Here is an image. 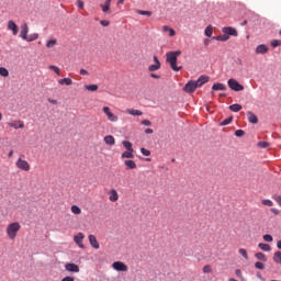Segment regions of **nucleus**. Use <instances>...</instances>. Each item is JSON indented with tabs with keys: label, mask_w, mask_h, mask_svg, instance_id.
<instances>
[{
	"label": "nucleus",
	"mask_w": 281,
	"mask_h": 281,
	"mask_svg": "<svg viewBox=\"0 0 281 281\" xmlns=\"http://www.w3.org/2000/svg\"><path fill=\"white\" fill-rule=\"evenodd\" d=\"M140 153L142 155H144L145 157H150V150L146 149V148H140Z\"/></svg>",
	"instance_id": "09e8293b"
},
{
	"label": "nucleus",
	"mask_w": 281,
	"mask_h": 281,
	"mask_svg": "<svg viewBox=\"0 0 281 281\" xmlns=\"http://www.w3.org/2000/svg\"><path fill=\"white\" fill-rule=\"evenodd\" d=\"M70 212L72 214H75L76 216H80V214H82V209H80V206H78V205H72L70 207Z\"/></svg>",
	"instance_id": "a878e982"
},
{
	"label": "nucleus",
	"mask_w": 281,
	"mask_h": 281,
	"mask_svg": "<svg viewBox=\"0 0 281 281\" xmlns=\"http://www.w3.org/2000/svg\"><path fill=\"white\" fill-rule=\"evenodd\" d=\"M124 1H126V0H119L117 5H124Z\"/></svg>",
	"instance_id": "69168bd1"
},
{
	"label": "nucleus",
	"mask_w": 281,
	"mask_h": 281,
	"mask_svg": "<svg viewBox=\"0 0 281 281\" xmlns=\"http://www.w3.org/2000/svg\"><path fill=\"white\" fill-rule=\"evenodd\" d=\"M214 38L215 41H221L222 43H225L229 38V35H226V33H224L223 35L216 36Z\"/></svg>",
	"instance_id": "c9c22d12"
},
{
	"label": "nucleus",
	"mask_w": 281,
	"mask_h": 281,
	"mask_svg": "<svg viewBox=\"0 0 281 281\" xmlns=\"http://www.w3.org/2000/svg\"><path fill=\"white\" fill-rule=\"evenodd\" d=\"M263 240L266 243H273V236L267 234V235H263Z\"/></svg>",
	"instance_id": "a18cd8bd"
},
{
	"label": "nucleus",
	"mask_w": 281,
	"mask_h": 281,
	"mask_svg": "<svg viewBox=\"0 0 281 281\" xmlns=\"http://www.w3.org/2000/svg\"><path fill=\"white\" fill-rule=\"evenodd\" d=\"M238 254H240V256H243V258H245V260H249V255L247 254V249L239 248Z\"/></svg>",
	"instance_id": "e433bc0d"
},
{
	"label": "nucleus",
	"mask_w": 281,
	"mask_h": 281,
	"mask_svg": "<svg viewBox=\"0 0 281 281\" xmlns=\"http://www.w3.org/2000/svg\"><path fill=\"white\" fill-rule=\"evenodd\" d=\"M277 247H278V249H281V239L279 241H277Z\"/></svg>",
	"instance_id": "338daca9"
},
{
	"label": "nucleus",
	"mask_w": 281,
	"mask_h": 281,
	"mask_svg": "<svg viewBox=\"0 0 281 281\" xmlns=\"http://www.w3.org/2000/svg\"><path fill=\"white\" fill-rule=\"evenodd\" d=\"M80 75L81 76H89V71H87L86 69H80Z\"/></svg>",
	"instance_id": "bf43d9fd"
},
{
	"label": "nucleus",
	"mask_w": 281,
	"mask_h": 281,
	"mask_svg": "<svg viewBox=\"0 0 281 281\" xmlns=\"http://www.w3.org/2000/svg\"><path fill=\"white\" fill-rule=\"evenodd\" d=\"M203 273H212V266L205 265L203 267Z\"/></svg>",
	"instance_id": "49530a36"
},
{
	"label": "nucleus",
	"mask_w": 281,
	"mask_h": 281,
	"mask_svg": "<svg viewBox=\"0 0 281 281\" xmlns=\"http://www.w3.org/2000/svg\"><path fill=\"white\" fill-rule=\"evenodd\" d=\"M103 142H105L108 146H115V137H113V135H106Z\"/></svg>",
	"instance_id": "4be33fe9"
},
{
	"label": "nucleus",
	"mask_w": 281,
	"mask_h": 281,
	"mask_svg": "<svg viewBox=\"0 0 281 281\" xmlns=\"http://www.w3.org/2000/svg\"><path fill=\"white\" fill-rule=\"evenodd\" d=\"M109 194H110L109 201H111L112 203H115L116 201H119L120 194H117V190L111 189L109 191Z\"/></svg>",
	"instance_id": "4468645a"
},
{
	"label": "nucleus",
	"mask_w": 281,
	"mask_h": 281,
	"mask_svg": "<svg viewBox=\"0 0 281 281\" xmlns=\"http://www.w3.org/2000/svg\"><path fill=\"white\" fill-rule=\"evenodd\" d=\"M247 117H248V122H250V124H258V116H256V114H254V112L248 111Z\"/></svg>",
	"instance_id": "412c9836"
},
{
	"label": "nucleus",
	"mask_w": 281,
	"mask_h": 281,
	"mask_svg": "<svg viewBox=\"0 0 281 281\" xmlns=\"http://www.w3.org/2000/svg\"><path fill=\"white\" fill-rule=\"evenodd\" d=\"M145 133H146V135H153L154 131H153V128H146Z\"/></svg>",
	"instance_id": "052dcab7"
},
{
	"label": "nucleus",
	"mask_w": 281,
	"mask_h": 281,
	"mask_svg": "<svg viewBox=\"0 0 281 281\" xmlns=\"http://www.w3.org/2000/svg\"><path fill=\"white\" fill-rule=\"evenodd\" d=\"M100 25H102L103 27H109V25H111V22H109L108 20H101Z\"/></svg>",
	"instance_id": "603ef678"
},
{
	"label": "nucleus",
	"mask_w": 281,
	"mask_h": 281,
	"mask_svg": "<svg viewBox=\"0 0 281 281\" xmlns=\"http://www.w3.org/2000/svg\"><path fill=\"white\" fill-rule=\"evenodd\" d=\"M235 274L237 276V278H243V272L240 271V269H237L235 271Z\"/></svg>",
	"instance_id": "13d9d810"
},
{
	"label": "nucleus",
	"mask_w": 281,
	"mask_h": 281,
	"mask_svg": "<svg viewBox=\"0 0 281 281\" xmlns=\"http://www.w3.org/2000/svg\"><path fill=\"white\" fill-rule=\"evenodd\" d=\"M0 76H2V78H8V76H10V71L4 67H0Z\"/></svg>",
	"instance_id": "a19ab883"
},
{
	"label": "nucleus",
	"mask_w": 281,
	"mask_h": 281,
	"mask_svg": "<svg viewBox=\"0 0 281 281\" xmlns=\"http://www.w3.org/2000/svg\"><path fill=\"white\" fill-rule=\"evenodd\" d=\"M102 111H103L104 115L106 116L108 122H113V123L119 122L120 119L117 117V115H115V114L111 111V108H109V106H103Z\"/></svg>",
	"instance_id": "7ed1b4c3"
},
{
	"label": "nucleus",
	"mask_w": 281,
	"mask_h": 281,
	"mask_svg": "<svg viewBox=\"0 0 281 281\" xmlns=\"http://www.w3.org/2000/svg\"><path fill=\"white\" fill-rule=\"evenodd\" d=\"M122 144L126 150H135V149H133V143H131L128 140H123Z\"/></svg>",
	"instance_id": "f704fd0d"
},
{
	"label": "nucleus",
	"mask_w": 281,
	"mask_h": 281,
	"mask_svg": "<svg viewBox=\"0 0 281 281\" xmlns=\"http://www.w3.org/2000/svg\"><path fill=\"white\" fill-rule=\"evenodd\" d=\"M196 89H199L196 81L191 80L188 83H186L183 91L186 93H194L196 91Z\"/></svg>",
	"instance_id": "423d86ee"
},
{
	"label": "nucleus",
	"mask_w": 281,
	"mask_h": 281,
	"mask_svg": "<svg viewBox=\"0 0 281 281\" xmlns=\"http://www.w3.org/2000/svg\"><path fill=\"white\" fill-rule=\"evenodd\" d=\"M154 63L148 67V71H159L161 69V61H159V58L157 56H154Z\"/></svg>",
	"instance_id": "9d476101"
},
{
	"label": "nucleus",
	"mask_w": 281,
	"mask_h": 281,
	"mask_svg": "<svg viewBox=\"0 0 281 281\" xmlns=\"http://www.w3.org/2000/svg\"><path fill=\"white\" fill-rule=\"evenodd\" d=\"M8 30H10L13 33V36H16L19 34V26H16V23L14 21L8 22Z\"/></svg>",
	"instance_id": "2eb2a0df"
},
{
	"label": "nucleus",
	"mask_w": 281,
	"mask_h": 281,
	"mask_svg": "<svg viewBox=\"0 0 281 281\" xmlns=\"http://www.w3.org/2000/svg\"><path fill=\"white\" fill-rule=\"evenodd\" d=\"M57 43H58V41H56V40H49V41L46 43V47H47L48 49H52V47H56Z\"/></svg>",
	"instance_id": "ea45409f"
},
{
	"label": "nucleus",
	"mask_w": 281,
	"mask_h": 281,
	"mask_svg": "<svg viewBox=\"0 0 281 281\" xmlns=\"http://www.w3.org/2000/svg\"><path fill=\"white\" fill-rule=\"evenodd\" d=\"M88 240H89L91 247H93V249L100 248V243H98V238H95V235H89Z\"/></svg>",
	"instance_id": "ddd939ff"
},
{
	"label": "nucleus",
	"mask_w": 281,
	"mask_h": 281,
	"mask_svg": "<svg viewBox=\"0 0 281 281\" xmlns=\"http://www.w3.org/2000/svg\"><path fill=\"white\" fill-rule=\"evenodd\" d=\"M229 111H233V113H238V111H243V105L235 103L229 105Z\"/></svg>",
	"instance_id": "cd10ccee"
},
{
	"label": "nucleus",
	"mask_w": 281,
	"mask_h": 281,
	"mask_svg": "<svg viewBox=\"0 0 281 281\" xmlns=\"http://www.w3.org/2000/svg\"><path fill=\"white\" fill-rule=\"evenodd\" d=\"M271 212L272 214H276V215L280 214V211H278V209H271Z\"/></svg>",
	"instance_id": "e2e57ef3"
},
{
	"label": "nucleus",
	"mask_w": 281,
	"mask_h": 281,
	"mask_svg": "<svg viewBox=\"0 0 281 281\" xmlns=\"http://www.w3.org/2000/svg\"><path fill=\"white\" fill-rule=\"evenodd\" d=\"M181 56V50L168 52L166 54V60L169 63L172 71H181V66H177V58Z\"/></svg>",
	"instance_id": "f257e3e1"
},
{
	"label": "nucleus",
	"mask_w": 281,
	"mask_h": 281,
	"mask_svg": "<svg viewBox=\"0 0 281 281\" xmlns=\"http://www.w3.org/2000/svg\"><path fill=\"white\" fill-rule=\"evenodd\" d=\"M21 231V224L19 222H14L8 225L7 227V235L9 236L10 240H14L16 238V234Z\"/></svg>",
	"instance_id": "f03ea898"
},
{
	"label": "nucleus",
	"mask_w": 281,
	"mask_h": 281,
	"mask_svg": "<svg viewBox=\"0 0 281 281\" xmlns=\"http://www.w3.org/2000/svg\"><path fill=\"white\" fill-rule=\"evenodd\" d=\"M214 32V29L212 27V25L206 26L204 34L205 36H207L209 38H212V34Z\"/></svg>",
	"instance_id": "72a5a7b5"
},
{
	"label": "nucleus",
	"mask_w": 281,
	"mask_h": 281,
	"mask_svg": "<svg viewBox=\"0 0 281 281\" xmlns=\"http://www.w3.org/2000/svg\"><path fill=\"white\" fill-rule=\"evenodd\" d=\"M256 54H267L269 52V46L265 44H260L256 47Z\"/></svg>",
	"instance_id": "a211bd4d"
},
{
	"label": "nucleus",
	"mask_w": 281,
	"mask_h": 281,
	"mask_svg": "<svg viewBox=\"0 0 281 281\" xmlns=\"http://www.w3.org/2000/svg\"><path fill=\"white\" fill-rule=\"evenodd\" d=\"M255 267H256V269L262 270V269H265V263H262V262H260V261H257V262L255 263Z\"/></svg>",
	"instance_id": "864d4df0"
},
{
	"label": "nucleus",
	"mask_w": 281,
	"mask_h": 281,
	"mask_svg": "<svg viewBox=\"0 0 281 281\" xmlns=\"http://www.w3.org/2000/svg\"><path fill=\"white\" fill-rule=\"evenodd\" d=\"M58 85H61V87L65 85L66 87H71V85H74V81L69 78H64L58 80Z\"/></svg>",
	"instance_id": "393cba45"
},
{
	"label": "nucleus",
	"mask_w": 281,
	"mask_h": 281,
	"mask_svg": "<svg viewBox=\"0 0 281 281\" xmlns=\"http://www.w3.org/2000/svg\"><path fill=\"white\" fill-rule=\"evenodd\" d=\"M112 269H114V271L126 272V271H128V266H126V263H124L122 261H114L112 263Z\"/></svg>",
	"instance_id": "0eeeda50"
},
{
	"label": "nucleus",
	"mask_w": 281,
	"mask_h": 281,
	"mask_svg": "<svg viewBox=\"0 0 281 281\" xmlns=\"http://www.w3.org/2000/svg\"><path fill=\"white\" fill-rule=\"evenodd\" d=\"M14 155V150L9 151L8 157H12Z\"/></svg>",
	"instance_id": "774afa93"
},
{
	"label": "nucleus",
	"mask_w": 281,
	"mask_h": 281,
	"mask_svg": "<svg viewBox=\"0 0 281 281\" xmlns=\"http://www.w3.org/2000/svg\"><path fill=\"white\" fill-rule=\"evenodd\" d=\"M272 260L276 265H281V251H276Z\"/></svg>",
	"instance_id": "c85d7f7f"
},
{
	"label": "nucleus",
	"mask_w": 281,
	"mask_h": 281,
	"mask_svg": "<svg viewBox=\"0 0 281 281\" xmlns=\"http://www.w3.org/2000/svg\"><path fill=\"white\" fill-rule=\"evenodd\" d=\"M223 34H225L226 36L231 37V36H238V31L232 26H225L222 29Z\"/></svg>",
	"instance_id": "6e6552de"
},
{
	"label": "nucleus",
	"mask_w": 281,
	"mask_h": 281,
	"mask_svg": "<svg viewBox=\"0 0 281 281\" xmlns=\"http://www.w3.org/2000/svg\"><path fill=\"white\" fill-rule=\"evenodd\" d=\"M77 5L80 10H82V8H85V2H82V0H78Z\"/></svg>",
	"instance_id": "6e6d98bb"
},
{
	"label": "nucleus",
	"mask_w": 281,
	"mask_h": 281,
	"mask_svg": "<svg viewBox=\"0 0 281 281\" xmlns=\"http://www.w3.org/2000/svg\"><path fill=\"white\" fill-rule=\"evenodd\" d=\"M162 32H168L169 36H176L177 35V32L175 31V29H171L168 25L162 26Z\"/></svg>",
	"instance_id": "bb28decb"
},
{
	"label": "nucleus",
	"mask_w": 281,
	"mask_h": 281,
	"mask_svg": "<svg viewBox=\"0 0 281 281\" xmlns=\"http://www.w3.org/2000/svg\"><path fill=\"white\" fill-rule=\"evenodd\" d=\"M232 122H234V116L225 119L223 122L220 123V126H227L228 124H232Z\"/></svg>",
	"instance_id": "58836bf2"
},
{
	"label": "nucleus",
	"mask_w": 281,
	"mask_h": 281,
	"mask_svg": "<svg viewBox=\"0 0 281 281\" xmlns=\"http://www.w3.org/2000/svg\"><path fill=\"white\" fill-rule=\"evenodd\" d=\"M124 166H126V170L137 169V164L134 160H131V159L124 160Z\"/></svg>",
	"instance_id": "f3484780"
},
{
	"label": "nucleus",
	"mask_w": 281,
	"mask_h": 281,
	"mask_svg": "<svg viewBox=\"0 0 281 281\" xmlns=\"http://www.w3.org/2000/svg\"><path fill=\"white\" fill-rule=\"evenodd\" d=\"M38 38L37 33H33L31 35H26V38L24 41H26L27 43H32V41H36Z\"/></svg>",
	"instance_id": "2f4dec72"
},
{
	"label": "nucleus",
	"mask_w": 281,
	"mask_h": 281,
	"mask_svg": "<svg viewBox=\"0 0 281 281\" xmlns=\"http://www.w3.org/2000/svg\"><path fill=\"white\" fill-rule=\"evenodd\" d=\"M235 135H236V137H245V131H243V130H237V131L235 132Z\"/></svg>",
	"instance_id": "3c124183"
},
{
	"label": "nucleus",
	"mask_w": 281,
	"mask_h": 281,
	"mask_svg": "<svg viewBox=\"0 0 281 281\" xmlns=\"http://www.w3.org/2000/svg\"><path fill=\"white\" fill-rule=\"evenodd\" d=\"M227 85L232 91H245V87L236 81V79H229Z\"/></svg>",
	"instance_id": "39448f33"
},
{
	"label": "nucleus",
	"mask_w": 281,
	"mask_h": 281,
	"mask_svg": "<svg viewBox=\"0 0 281 281\" xmlns=\"http://www.w3.org/2000/svg\"><path fill=\"white\" fill-rule=\"evenodd\" d=\"M27 32H30L27 24H23L21 26V32H20V37L23 38V41H25V38H27Z\"/></svg>",
	"instance_id": "aec40b11"
},
{
	"label": "nucleus",
	"mask_w": 281,
	"mask_h": 281,
	"mask_svg": "<svg viewBox=\"0 0 281 281\" xmlns=\"http://www.w3.org/2000/svg\"><path fill=\"white\" fill-rule=\"evenodd\" d=\"M126 113H128L130 115H144L143 111L135 110V109H127Z\"/></svg>",
	"instance_id": "c756f323"
},
{
	"label": "nucleus",
	"mask_w": 281,
	"mask_h": 281,
	"mask_svg": "<svg viewBox=\"0 0 281 281\" xmlns=\"http://www.w3.org/2000/svg\"><path fill=\"white\" fill-rule=\"evenodd\" d=\"M135 150H126L121 155V159H135Z\"/></svg>",
	"instance_id": "6ab92c4d"
},
{
	"label": "nucleus",
	"mask_w": 281,
	"mask_h": 281,
	"mask_svg": "<svg viewBox=\"0 0 281 281\" xmlns=\"http://www.w3.org/2000/svg\"><path fill=\"white\" fill-rule=\"evenodd\" d=\"M137 14H140L142 16H153V12L151 11L138 10Z\"/></svg>",
	"instance_id": "79ce46f5"
},
{
	"label": "nucleus",
	"mask_w": 281,
	"mask_h": 281,
	"mask_svg": "<svg viewBox=\"0 0 281 281\" xmlns=\"http://www.w3.org/2000/svg\"><path fill=\"white\" fill-rule=\"evenodd\" d=\"M111 1L113 0H105L104 4H100V8L104 14H111Z\"/></svg>",
	"instance_id": "f8f14e48"
},
{
	"label": "nucleus",
	"mask_w": 281,
	"mask_h": 281,
	"mask_svg": "<svg viewBox=\"0 0 281 281\" xmlns=\"http://www.w3.org/2000/svg\"><path fill=\"white\" fill-rule=\"evenodd\" d=\"M281 45V41L280 40H273L271 42V47H280Z\"/></svg>",
	"instance_id": "8fccbe9b"
},
{
	"label": "nucleus",
	"mask_w": 281,
	"mask_h": 281,
	"mask_svg": "<svg viewBox=\"0 0 281 281\" xmlns=\"http://www.w3.org/2000/svg\"><path fill=\"white\" fill-rule=\"evenodd\" d=\"M8 126H10L11 128H25V124L23 123V121H13L11 123H8Z\"/></svg>",
	"instance_id": "dca6fc26"
},
{
	"label": "nucleus",
	"mask_w": 281,
	"mask_h": 281,
	"mask_svg": "<svg viewBox=\"0 0 281 281\" xmlns=\"http://www.w3.org/2000/svg\"><path fill=\"white\" fill-rule=\"evenodd\" d=\"M48 102H49L50 104H58V101H56V100H54V99H48Z\"/></svg>",
	"instance_id": "0e129e2a"
},
{
	"label": "nucleus",
	"mask_w": 281,
	"mask_h": 281,
	"mask_svg": "<svg viewBox=\"0 0 281 281\" xmlns=\"http://www.w3.org/2000/svg\"><path fill=\"white\" fill-rule=\"evenodd\" d=\"M74 240L80 249H85V244H82V241L85 240V234L83 233H78L77 235H75Z\"/></svg>",
	"instance_id": "1a4fd4ad"
},
{
	"label": "nucleus",
	"mask_w": 281,
	"mask_h": 281,
	"mask_svg": "<svg viewBox=\"0 0 281 281\" xmlns=\"http://www.w3.org/2000/svg\"><path fill=\"white\" fill-rule=\"evenodd\" d=\"M205 82H210V77H207V76H201V77L195 81V85H198V87H203V85H205Z\"/></svg>",
	"instance_id": "5701e85b"
},
{
	"label": "nucleus",
	"mask_w": 281,
	"mask_h": 281,
	"mask_svg": "<svg viewBox=\"0 0 281 281\" xmlns=\"http://www.w3.org/2000/svg\"><path fill=\"white\" fill-rule=\"evenodd\" d=\"M213 91H227V87L224 83H214Z\"/></svg>",
	"instance_id": "b1692460"
},
{
	"label": "nucleus",
	"mask_w": 281,
	"mask_h": 281,
	"mask_svg": "<svg viewBox=\"0 0 281 281\" xmlns=\"http://www.w3.org/2000/svg\"><path fill=\"white\" fill-rule=\"evenodd\" d=\"M258 146L259 148H269L270 144L269 142H259Z\"/></svg>",
	"instance_id": "de8ad7c7"
},
{
	"label": "nucleus",
	"mask_w": 281,
	"mask_h": 281,
	"mask_svg": "<svg viewBox=\"0 0 281 281\" xmlns=\"http://www.w3.org/2000/svg\"><path fill=\"white\" fill-rule=\"evenodd\" d=\"M15 166L19 170H23L24 172H30L31 166L27 160H23V158H19L15 162Z\"/></svg>",
	"instance_id": "20e7f679"
},
{
	"label": "nucleus",
	"mask_w": 281,
	"mask_h": 281,
	"mask_svg": "<svg viewBox=\"0 0 281 281\" xmlns=\"http://www.w3.org/2000/svg\"><path fill=\"white\" fill-rule=\"evenodd\" d=\"M142 124H143V126H151L153 123L148 120H143Z\"/></svg>",
	"instance_id": "5fc2aeb1"
},
{
	"label": "nucleus",
	"mask_w": 281,
	"mask_h": 281,
	"mask_svg": "<svg viewBox=\"0 0 281 281\" xmlns=\"http://www.w3.org/2000/svg\"><path fill=\"white\" fill-rule=\"evenodd\" d=\"M255 258H257V260H261L262 262H267V255H265L263 252H257L255 255Z\"/></svg>",
	"instance_id": "473e14b6"
},
{
	"label": "nucleus",
	"mask_w": 281,
	"mask_h": 281,
	"mask_svg": "<svg viewBox=\"0 0 281 281\" xmlns=\"http://www.w3.org/2000/svg\"><path fill=\"white\" fill-rule=\"evenodd\" d=\"M150 77L155 78L156 80H159L161 78L159 75H156V74H151Z\"/></svg>",
	"instance_id": "680f3d73"
},
{
	"label": "nucleus",
	"mask_w": 281,
	"mask_h": 281,
	"mask_svg": "<svg viewBox=\"0 0 281 281\" xmlns=\"http://www.w3.org/2000/svg\"><path fill=\"white\" fill-rule=\"evenodd\" d=\"M65 270L69 271L70 273H80V267L76 263H66Z\"/></svg>",
	"instance_id": "9b49d317"
},
{
	"label": "nucleus",
	"mask_w": 281,
	"mask_h": 281,
	"mask_svg": "<svg viewBox=\"0 0 281 281\" xmlns=\"http://www.w3.org/2000/svg\"><path fill=\"white\" fill-rule=\"evenodd\" d=\"M48 69H50L52 71H55L57 76H60V68H58V66L50 65L48 66Z\"/></svg>",
	"instance_id": "37998d69"
},
{
	"label": "nucleus",
	"mask_w": 281,
	"mask_h": 281,
	"mask_svg": "<svg viewBox=\"0 0 281 281\" xmlns=\"http://www.w3.org/2000/svg\"><path fill=\"white\" fill-rule=\"evenodd\" d=\"M262 205H266L267 207H273V201L271 200H262Z\"/></svg>",
	"instance_id": "c03bdc74"
},
{
	"label": "nucleus",
	"mask_w": 281,
	"mask_h": 281,
	"mask_svg": "<svg viewBox=\"0 0 281 281\" xmlns=\"http://www.w3.org/2000/svg\"><path fill=\"white\" fill-rule=\"evenodd\" d=\"M85 90H86V91L95 92V91H98V85L85 86Z\"/></svg>",
	"instance_id": "4c0bfd02"
},
{
	"label": "nucleus",
	"mask_w": 281,
	"mask_h": 281,
	"mask_svg": "<svg viewBox=\"0 0 281 281\" xmlns=\"http://www.w3.org/2000/svg\"><path fill=\"white\" fill-rule=\"evenodd\" d=\"M258 247L261 249V251H271V246L269 244L260 243Z\"/></svg>",
	"instance_id": "7c9ffc66"
},
{
	"label": "nucleus",
	"mask_w": 281,
	"mask_h": 281,
	"mask_svg": "<svg viewBox=\"0 0 281 281\" xmlns=\"http://www.w3.org/2000/svg\"><path fill=\"white\" fill-rule=\"evenodd\" d=\"M61 281H76V279L74 277H65Z\"/></svg>",
	"instance_id": "4d7b16f0"
}]
</instances>
